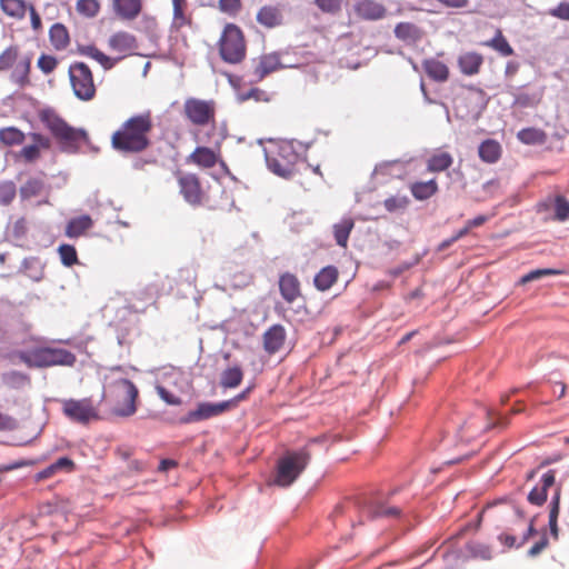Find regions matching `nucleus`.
Returning a JSON list of instances; mask_svg holds the SVG:
<instances>
[{
	"label": "nucleus",
	"mask_w": 569,
	"mask_h": 569,
	"mask_svg": "<svg viewBox=\"0 0 569 569\" xmlns=\"http://www.w3.org/2000/svg\"><path fill=\"white\" fill-rule=\"evenodd\" d=\"M153 128V118L150 111L133 114L112 133L111 147L122 154L142 153L152 143Z\"/></svg>",
	"instance_id": "nucleus-1"
},
{
	"label": "nucleus",
	"mask_w": 569,
	"mask_h": 569,
	"mask_svg": "<svg viewBox=\"0 0 569 569\" xmlns=\"http://www.w3.org/2000/svg\"><path fill=\"white\" fill-rule=\"evenodd\" d=\"M268 168L279 177L291 178L298 172V166L302 162V154L298 151L293 141L282 140L266 153Z\"/></svg>",
	"instance_id": "nucleus-2"
},
{
	"label": "nucleus",
	"mask_w": 569,
	"mask_h": 569,
	"mask_svg": "<svg viewBox=\"0 0 569 569\" xmlns=\"http://www.w3.org/2000/svg\"><path fill=\"white\" fill-rule=\"evenodd\" d=\"M40 120L59 141L64 151L74 152L82 142H88L89 140V136L84 130L72 128L53 111H42L40 113Z\"/></svg>",
	"instance_id": "nucleus-3"
},
{
	"label": "nucleus",
	"mask_w": 569,
	"mask_h": 569,
	"mask_svg": "<svg viewBox=\"0 0 569 569\" xmlns=\"http://www.w3.org/2000/svg\"><path fill=\"white\" fill-rule=\"evenodd\" d=\"M219 57L229 64L241 63L247 57V40L236 23H227L217 42Z\"/></svg>",
	"instance_id": "nucleus-4"
},
{
	"label": "nucleus",
	"mask_w": 569,
	"mask_h": 569,
	"mask_svg": "<svg viewBox=\"0 0 569 569\" xmlns=\"http://www.w3.org/2000/svg\"><path fill=\"white\" fill-rule=\"evenodd\" d=\"M138 395L139 391L132 381L118 379L110 382L106 398L111 405L113 415L130 417L137 411Z\"/></svg>",
	"instance_id": "nucleus-5"
},
{
	"label": "nucleus",
	"mask_w": 569,
	"mask_h": 569,
	"mask_svg": "<svg viewBox=\"0 0 569 569\" xmlns=\"http://www.w3.org/2000/svg\"><path fill=\"white\" fill-rule=\"evenodd\" d=\"M18 357L28 368L72 367L77 360L76 356L69 350L49 347L19 351Z\"/></svg>",
	"instance_id": "nucleus-6"
},
{
	"label": "nucleus",
	"mask_w": 569,
	"mask_h": 569,
	"mask_svg": "<svg viewBox=\"0 0 569 569\" xmlns=\"http://www.w3.org/2000/svg\"><path fill=\"white\" fill-rule=\"evenodd\" d=\"M311 459L309 446L287 452L278 461L277 475L274 483L280 487H288L296 481V479L306 469Z\"/></svg>",
	"instance_id": "nucleus-7"
},
{
	"label": "nucleus",
	"mask_w": 569,
	"mask_h": 569,
	"mask_svg": "<svg viewBox=\"0 0 569 569\" xmlns=\"http://www.w3.org/2000/svg\"><path fill=\"white\" fill-rule=\"evenodd\" d=\"M69 78L74 96L82 101H90L96 96V86L90 68L83 62L69 67Z\"/></svg>",
	"instance_id": "nucleus-8"
},
{
	"label": "nucleus",
	"mask_w": 569,
	"mask_h": 569,
	"mask_svg": "<svg viewBox=\"0 0 569 569\" xmlns=\"http://www.w3.org/2000/svg\"><path fill=\"white\" fill-rule=\"evenodd\" d=\"M61 405L63 415L73 422L88 425L100 419L98 406L91 398L63 399Z\"/></svg>",
	"instance_id": "nucleus-9"
},
{
	"label": "nucleus",
	"mask_w": 569,
	"mask_h": 569,
	"mask_svg": "<svg viewBox=\"0 0 569 569\" xmlns=\"http://www.w3.org/2000/svg\"><path fill=\"white\" fill-rule=\"evenodd\" d=\"M183 116L197 127L214 124L216 102L213 100L188 98L183 103Z\"/></svg>",
	"instance_id": "nucleus-10"
},
{
	"label": "nucleus",
	"mask_w": 569,
	"mask_h": 569,
	"mask_svg": "<svg viewBox=\"0 0 569 569\" xmlns=\"http://www.w3.org/2000/svg\"><path fill=\"white\" fill-rule=\"evenodd\" d=\"M177 182L180 194L189 204L200 206L208 199L197 173L178 171Z\"/></svg>",
	"instance_id": "nucleus-11"
},
{
	"label": "nucleus",
	"mask_w": 569,
	"mask_h": 569,
	"mask_svg": "<svg viewBox=\"0 0 569 569\" xmlns=\"http://www.w3.org/2000/svg\"><path fill=\"white\" fill-rule=\"evenodd\" d=\"M232 406L231 400L211 403V402H199L194 410H190L186 416L181 417L179 422L182 425L199 422L220 416L228 411Z\"/></svg>",
	"instance_id": "nucleus-12"
},
{
	"label": "nucleus",
	"mask_w": 569,
	"mask_h": 569,
	"mask_svg": "<svg viewBox=\"0 0 569 569\" xmlns=\"http://www.w3.org/2000/svg\"><path fill=\"white\" fill-rule=\"evenodd\" d=\"M187 163L193 164L200 169H212L218 163H223L221 147L217 143L214 147L209 148L198 146L187 158Z\"/></svg>",
	"instance_id": "nucleus-13"
},
{
	"label": "nucleus",
	"mask_w": 569,
	"mask_h": 569,
	"mask_svg": "<svg viewBox=\"0 0 569 569\" xmlns=\"http://www.w3.org/2000/svg\"><path fill=\"white\" fill-rule=\"evenodd\" d=\"M32 140L31 144L24 146L18 153L26 162L31 163L37 161L41 156V150H48L51 147V141L48 137L32 132L29 134Z\"/></svg>",
	"instance_id": "nucleus-14"
},
{
	"label": "nucleus",
	"mask_w": 569,
	"mask_h": 569,
	"mask_svg": "<svg viewBox=\"0 0 569 569\" xmlns=\"http://www.w3.org/2000/svg\"><path fill=\"white\" fill-rule=\"evenodd\" d=\"M279 291L287 303H293L301 297V283L298 277L291 272H284L279 277Z\"/></svg>",
	"instance_id": "nucleus-15"
},
{
	"label": "nucleus",
	"mask_w": 569,
	"mask_h": 569,
	"mask_svg": "<svg viewBox=\"0 0 569 569\" xmlns=\"http://www.w3.org/2000/svg\"><path fill=\"white\" fill-rule=\"evenodd\" d=\"M556 483V471L548 470L540 479V483L532 488L528 495V501L535 506H541L546 502L549 488Z\"/></svg>",
	"instance_id": "nucleus-16"
},
{
	"label": "nucleus",
	"mask_w": 569,
	"mask_h": 569,
	"mask_svg": "<svg viewBox=\"0 0 569 569\" xmlns=\"http://www.w3.org/2000/svg\"><path fill=\"white\" fill-rule=\"evenodd\" d=\"M353 10L358 18L362 20H380L386 17L387 10L373 0H360L353 6Z\"/></svg>",
	"instance_id": "nucleus-17"
},
{
	"label": "nucleus",
	"mask_w": 569,
	"mask_h": 569,
	"mask_svg": "<svg viewBox=\"0 0 569 569\" xmlns=\"http://www.w3.org/2000/svg\"><path fill=\"white\" fill-rule=\"evenodd\" d=\"M286 338L284 328L281 325H273L263 333V349L268 355H274L282 349Z\"/></svg>",
	"instance_id": "nucleus-18"
},
{
	"label": "nucleus",
	"mask_w": 569,
	"mask_h": 569,
	"mask_svg": "<svg viewBox=\"0 0 569 569\" xmlns=\"http://www.w3.org/2000/svg\"><path fill=\"white\" fill-rule=\"evenodd\" d=\"M142 8V0H112V10L121 20L132 21L137 19Z\"/></svg>",
	"instance_id": "nucleus-19"
},
{
	"label": "nucleus",
	"mask_w": 569,
	"mask_h": 569,
	"mask_svg": "<svg viewBox=\"0 0 569 569\" xmlns=\"http://www.w3.org/2000/svg\"><path fill=\"white\" fill-rule=\"evenodd\" d=\"M109 48L123 56L130 54L138 48L137 39L127 31H118L113 33L108 41Z\"/></svg>",
	"instance_id": "nucleus-20"
},
{
	"label": "nucleus",
	"mask_w": 569,
	"mask_h": 569,
	"mask_svg": "<svg viewBox=\"0 0 569 569\" xmlns=\"http://www.w3.org/2000/svg\"><path fill=\"white\" fill-rule=\"evenodd\" d=\"M76 469V463L68 457H61L56 462L34 475L37 482L53 478L59 472L70 473Z\"/></svg>",
	"instance_id": "nucleus-21"
},
{
	"label": "nucleus",
	"mask_w": 569,
	"mask_h": 569,
	"mask_svg": "<svg viewBox=\"0 0 569 569\" xmlns=\"http://www.w3.org/2000/svg\"><path fill=\"white\" fill-rule=\"evenodd\" d=\"M187 0H172V28L180 30L191 27L192 14L189 12Z\"/></svg>",
	"instance_id": "nucleus-22"
},
{
	"label": "nucleus",
	"mask_w": 569,
	"mask_h": 569,
	"mask_svg": "<svg viewBox=\"0 0 569 569\" xmlns=\"http://www.w3.org/2000/svg\"><path fill=\"white\" fill-rule=\"evenodd\" d=\"M482 63V54L473 51L465 52L458 58L460 71L466 76H475L479 73Z\"/></svg>",
	"instance_id": "nucleus-23"
},
{
	"label": "nucleus",
	"mask_w": 569,
	"mask_h": 569,
	"mask_svg": "<svg viewBox=\"0 0 569 569\" xmlns=\"http://www.w3.org/2000/svg\"><path fill=\"white\" fill-rule=\"evenodd\" d=\"M281 61L280 57L277 53H269L263 54L260 57L256 68H254V76L258 80H262L264 77L270 74L271 72L277 71L280 69Z\"/></svg>",
	"instance_id": "nucleus-24"
},
{
	"label": "nucleus",
	"mask_w": 569,
	"mask_h": 569,
	"mask_svg": "<svg viewBox=\"0 0 569 569\" xmlns=\"http://www.w3.org/2000/svg\"><path fill=\"white\" fill-rule=\"evenodd\" d=\"M410 192L416 200L423 201L433 197L439 191L436 179L428 181H416L409 186Z\"/></svg>",
	"instance_id": "nucleus-25"
},
{
	"label": "nucleus",
	"mask_w": 569,
	"mask_h": 569,
	"mask_svg": "<svg viewBox=\"0 0 569 569\" xmlns=\"http://www.w3.org/2000/svg\"><path fill=\"white\" fill-rule=\"evenodd\" d=\"M257 21L266 28H276L282 24L283 16L279 8L264 6L257 13Z\"/></svg>",
	"instance_id": "nucleus-26"
},
{
	"label": "nucleus",
	"mask_w": 569,
	"mask_h": 569,
	"mask_svg": "<svg viewBox=\"0 0 569 569\" xmlns=\"http://www.w3.org/2000/svg\"><path fill=\"white\" fill-rule=\"evenodd\" d=\"M453 163L451 153L442 150H437L427 160V171L437 173L449 169Z\"/></svg>",
	"instance_id": "nucleus-27"
},
{
	"label": "nucleus",
	"mask_w": 569,
	"mask_h": 569,
	"mask_svg": "<svg viewBox=\"0 0 569 569\" xmlns=\"http://www.w3.org/2000/svg\"><path fill=\"white\" fill-rule=\"evenodd\" d=\"M338 277V269L335 266H327L315 276V287L319 291H327L337 282Z\"/></svg>",
	"instance_id": "nucleus-28"
},
{
	"label": "nucleus",
	"mask_w": 569,
	"mask_h": 569,
	"mask_svg": "<svg viewBox=\"0 0 569 569\" xmlns=\"http://www.w3.org/2000/svg\"><path fill=\"white\" fill-rule=\"evenodd\" d=\"M502 153L501 146L493 139H487L481 142L478 149L479 158L487 163H496Z\"/></svg>",
	"instance_id": "nucleus-29"
},
{
	"label": "nucleus",
	"mask_w": 569,
	"mask_h": 569,
	"mask_svg": "<svg viewBox=\"0 0 569 569\" xmlns=\"http://www.w3.org/2000/svg\"><path fill=\"white\" fill-rule=\"evenodd\" d=\"M425 72L435 81L443 82L449 78V68L446 63L437 59H427L423 61Z\"/></svg>",
	"instance_id": "nucleus-30"
},
{
	"label": "nucleus",
	"mask_w": 569,
	"mask_h": 569,
	"mask_svg": "<svg viewBox=\"0 0 569 569\" xmlns=\"http://www.w3.org/2000/svg\"><path fill=\"white\" fill-rule=\"evenodd\" d=\"M93 226L90 216L83 214L69 220L66 227V236L69 238H78Z\"/></svg>",
	"instance_id": "nucleus-31"
},
{
	"label": "nucleus",
	"mask_w": 569,
	"mask_h": 569,
	"mask_svg": "<svg viewBox=\"0 0 569 569\" xmlns=\"http://www.w3.org/2000/svg\"><path fill=\"white\" fill-rule=\"evenodd\" d=\"M561 487L558 486L549 506V528L553 539L559 538L558 516L560 510Z\"/></svg>",
	"instance_id": "nucleus-32"
},
{
	"label": "nucleus",
	"mask_w": 569,
	"mask_h": 569,
	"mask_svg": "<svg viewBox=\"0 0 569 569\" xmlns=\"http://www.w3.org/2000/svg\"><path fill=\"white\" fill-rule=\"evenodd\" d=\"M395 36L401 41L416 42L421 39L422 32L415 23L400 22L395 27Z\"/></svg>",
	"instance_id": "nucleus-33"
},
{
	"label": "nucleus",
	"mask_w": 569,
	"mask_h": 569,
	"mask_svg": "<svg viewBox=\"0 0 569 569\" xmlns=\"http://www.w3.org/2000/svg\"><path fill=\"white\" fill-rule=\"evenodd\" d=\"M28 7L29 4L24 0H0L2 12L17 20L24 18Z\"/></svg>",
	"instance_id": "nucleus-34"
},
{
	"label": "nucleus",
	"mask_w": 569,
	"mask_h": 569,
	"mask_svg": "<svg viewBox=\"0 0 569 569\" xmlns=\"http://www.w3.org/2000/svg\"><path fill=\"white\" fill-rule=\"evenodd\" d=\"M52 47L57 50L66 49L70 43L68 29L62 23H54L49 30Z\"/></svg>",
	"instance_id": "nucleus-35"
},
{
	"label": "nucleus",
	"mask_w": 569,
	"mask_h": 569,
	"mask_svg": "<svg viewBox=\"0 0 569 569\" xmlns=\"http://www.w3.org/2000/svg\"><path fill=\"white\" fill-rule=\"evenodd\" d=\"M483 46L493 49L499 52L502 57H510L515 53L513 48L510 46L506 37L500 29H497L492 39L483 42Z\"/></svg>",
	"instance_id": "nucleus-36"
},
{
	"label": "nucleus",
	"mask_w": 569,
	"mask_h": 569,
	"mask_svg": "<svg viewBox=\"0 0 569 569\" xmlns=\"http://www.w3.org/2000/svg\"><path fill=\"white\" fill-rule=\"evenodd\" d=\"M243 378V371L239 366L227 368L222 371L220 378V386L224 389L238 387Z\"/></svg>",
	"instance_id": "nucleus-37"
},
{
	"label": "nucleus",
	"mask_w": 569,
	"mask_h": 569,
	"mask_svg": "<svg viewBox=\"0 0 569 569\" xmlns=\"http://www.w3.org/2000/svg\"><path fill=\"white\" fill-rule=\"evenodd\" d=\"M31 68L30 58H26L17 63L14 70L11 73V80L20 88H24L30 83L29 73Z\"/></svg>",
	"instance_id": "nucleus-38"
},
{
	"label": "nucleus",
	"mask_w": 569,
	"mask_h": 569,
	"mask_svg": "<svg viewBox=\"0 0 569 569\" xmlns=\"http://www.w3.org/2000/svg\"><path fill=\"white\" fill-rule=\"evenodd\" d=\"M542 97V90L519 92L515 96L513 106H517L519 108H533L541 102Z\"/></svg>",
	"instance_id": "nucleus-39"
},
{
	"label": "nucleus",
	"mask_w": 569,
	"mask_h": 569,
	"mask_svg": "<svg viewBox=\"0 0 569 569\" xmlns=\"http://www.w3.org/2000/svg\"><path fill=\"white\" fill-rule=\"evenodd\" d=\"M517 138L525 144H541L546 141L547 134L538 128H525L517 133Z\"/></svg>",
	"instance_id": "nucleus-40"
},
{
	"label": "nucleus",
	"mask_w": 569,
	"mask_h": 569,
	"mask_svg": "<svg viewBox=\"0 0 569 569\" xmlns=\"http://www.w3.org/2000/svg\"><path fill=\"white\" fill-rule=\"evenodd\" d=\"M43 189L44 183L41 179L30 178L20 187L19 193L22 199H31L40 196Z\"/></svg>",
	"instance_id": "nucleus-41"
},
{
	"label": "nucleus",
	"mask_w": 569,
	"mask_h": 569,
	"mask_svg": "<svg viewBox=\"0 0 569 569\" xmlns=\"http://www.w3.org/2000/svg\"><path fill=\"white\" fill-rule=\"evenodd\" d=\"M80 53L98 61L104 69L109 70L114 66V60L104 54L94 46H84L80 48Z\"/></svg>",
	"instance_id": "nucleus-42"
},
{
	"label": "nucleus",
	"mask_w": 569,
	"mask_h": 569,
	"mask_svg": "<svg viewBox=\"0 0 569 569\" xmlns=\"http://www.w3.org/2000/svg\"><path fill=\"white\" fill-rule=\"evenodd\" d=\"M353 228L352 219H343L341 222L333 226V234L337 244L342 248L347 247L350 232Z\"/></svg>",
	"instance_id": "nucleus-43"
},
{
	"label": "nucleus",
	"mask_w": 569,
	"mask_h": 569,
	"mask_svg": "<svg viewBox=\"0 0 569 569\" xmlns=\"http://www.w3.org/2000/svg\"><path fill=\"white\" fill-rule=\"evenodd\" d=\"M467 552L472 557L481 560H490L492 558V549L489 545L470 541L466 545Z\"/></svg>",
	"instance_id": "nucleus-44"
},
{
	"label": "nucleus",
	"mask_w": 569,
	"mask_h": 569,
	"mask_svg": "<svg viewBox=\"0 0 569 569\" xmlns=\"http://www.w3.org/2000/svg\"><path fill=\"white\" fill-rule=\"evenodd\" d=\"M24 133L14 127L0 129V141L6 146H19L24 141Z\"/></svg>",
	"instance_id": "nucleus-45"
},
{
	"label": "nucleus",
	"mask_w": 569,
	"mask_h": 569,
	"mask_svg": "<svg viewBox=\"0 0 569 569\" xmlns=\"http://www.w3.org/2000/svg\"><path fill=\"white\" fill-rule=\"evenodd\" d=\"M76 10L83 17L93 18L100 11V2L98 0H78Z\"/></svg>",
	"instance_id": "nucleus-46"
},
{
	"label": "nucleus",
	"mask_w": 569,
	"mask_h": 569,
	"mask_svg": "<svg viewBox=\"0 0 569 569\" xmlns=\"http://www.w3.org/2000/svg\"><path fill=\"white\" fill-rule=\"evenodd\" d=\"M29 377L20 371H8L2 375V381L10 388H19L26 383H29Z\"/></svg>",
	"instance_id": "nucleus-47"
},
{
	"label": "nucleus",
	"mask_w": 569,
	"mask_h": 569,
	"mask_svg": "<svg viewBox=\"0 0 569 569\" xmlns=\"http://www.w3.org/2000/svg\"><path fill=\"white\" fill-rule=\"evenodd\" d=\"M410 203L407 196H391L383 201V206L389 212H397L405 210Z\"/></svg>",
	"instance_id": "nucleus-48"
},
{
	"label": "nucleus",
	"mask_w": 569,
	"mask_h": 569,
	"mask_svg": "<svg viewBox=\"0 0 569 569\" xmlns=\"http://www.w3.org/2000/svg\"><path fill=\"white\" fill-rule=\"evenodd\" d=\"M562 273H563V271L559 270V269H552V268L536 269V270H532V271L526 273L525 276H522L520 279V283L525 284V283L538 280L546 276H558V274H562Z\"/></svg>",
	"instance_id": "nucleus-49"
},
{
	"label": "nucleus",
	"mask_w": 569,
	"mask_h": 569,
	"mask_svg": "<svg viewBox=\"0 0 569 569\" xmlns=\"http://www.w3.org/2000/svg\"><path fill=\"white\" fill-rule=\"evenodd\" d=\"M555 220L566 221L569 219V201L561 194L555 197Z\"/></svg>",
	"instance_id": "nucleus-50"
},
{
	"label": "nucleus",
	"mask_w": 569,
	"mask_h": 569,
	"mask_svg": "<svg viewBox=\"0 0 569 569\" xmlns=\"http://www.w3.org/2000/svg\"><path fill=\"white\" fill-rule=\"evenodd\" d=\"M239 99L241 101H247V100H254L257 102H269L271 100V96L260 89V88H251L249 89L248 91H243L239 94Z\"/></svg>",
	"instance_id": "nucleus-51"
},
{
	"label": "nucleus",
	"mask_w": 569,
	"mask_h": 569,
	"mask_svg": "<svg viewBox=\"0 0 569 569\" xmlns=\"http://www.w3.org/2000/svg\"><path fill=\"white\" fill-rule=\"evenodd\" d=\"M58 252L61 262L67 267H71L78 261L76 248L71 244H61Z\"/></svg>",
	"instance_id": "nucleus-52"
},
{
	"label": "nucleus",
	"mask_w": 569,
	"mask_h": 569,
	"mask_svg": "<svg viewBox=\"0 0 569 569\" xmlns=\"http://www.w3.org/2000/svg\"><path fill=\"white\" fill-rule=\"evenodd\" d=\"M19 54L17 47L11 46L0 54V71L8 70L13 66Z\"/></svg>",
	"instance_id": "nucleus-53"
},
{
	"label": "nucleus",
	"mask_w": 569,
	"mask_h": 569,
	"mask_svg": "<svg viewBox=\"0 0 569 569\" xmlns=\"http://www.w3.org/2000/svg\"><path fill=\"white\" fill-rule=\"evenodd\" d=\"M345 0H315V4L320 11L329 14H337L343 4Z\"/></svg>",
	"instance_id": "nucleus-54"
},
{
	"label": "nucleus",
	"mask_w": 569,
	"mask_h": 569,
	"mask_svg": "<svg viewBox=\"0 0 569 569\" xmlns=\"http://www.w3.org/2000/svg\"><path fill=\"white\" fill-rule=\"evenodd\" d=\"M218 8L229 17H236L241 11V0H218Z\"/></svg>",
	"instance_id": "nucleus-55"
},
{
	"label": "nucleus",
	"mask_w": 569,
	"mask_h": 569,
	"mask_svg": "<svg viewBox=\"0 0 569 569\" xmlns=\"http://www.w3.org/2000/svg\"><path fill=\"white\" fill-rule=\"evenodd\" d=\"M401 510L397 507H388L382 503L376 505L371 509L372 517H387V518H396L399 517Z\"/></svg>",
	"instance_id": "nucleus-56"
},
{
	"label": "nucleus",
	"mask_w": 569,
	"mask_h": 569,
	"mask_svg": "<svg viewBox=\"0 0 569 569\" xmlns=\"http://www.w3.org/2000/svg\"><path fill=\"white\" fill-rule=\"evenodd\" d=\"M156 391L161 400H163L167 405L170 406H180L182 403V400L180 397L176 396L174 393L170 392L167 388L163 386H157Z\"/></svg>",
	"instance_id": "nucleus-57"
},
{
	"label": "nucleus",
	"mask_w": 569,
	"mask_h": 569,
	"mask_svg": "<svg viewBox=\"0 0 569 569\" xmlns=\"http://www.w3.org/2000/svg\"><path fill=\"white\" fill-rule=\"evenodd\" d=\"M57 66L58 60L52 56L41 54L38 59V67L46 74L51 73L57 68Z\"/></svg>",
	"instance_id": "nucleus-58"
},
{
	"label": "nucleus",
	"mask_w": 569,
	"mask_h": 569,
	"mask_svg": "<svg viewBox=\"0 0 569 569\" xmlns=\"http://www.w3.org/2000/svg\"><path fill=\"white\" fill-rule=\"evenodd\" d=\"M18 426V420L14 417L0 411V431H13Z\"/></svg>",
	"instance_id": "nucleus-59"
},
{
	"label": "nucleus",
	"mask_w": 569,
	"mask_h": 569,
	"mask_svg": "<svg viewBox=\"0 0 569 569\" xmlns=\"http://www.w3.org/2000/svg\"><path fill=\"white\" fill-rule=\"evenodd\" d=\"M549 14L560 20H569V2H561L549 10Z\"/></svg>",
	"instance_id": "nucleus-60"
},
{
	"label": "nucleus",
	"mask_w": 569,
	"mask_h": 569,
	"mask_svg": "<svg viewBox=\"0 0 569 569\" xmlns=\"http://www.w3.org/2000/svg\"><path fill=\"white\" fill-rule=\"evenodd\" d=\"M549 545L548 537L546 533L528 550L529 557H537L540 555Z\"/></svg>",
	"instance_id": "nucleus-61"
},
{
	"label": "nucleus",
	"mask_w": 569,
	"mask_h": 569,
	"mask_svg": "<svg viewBox=\"0 0 569 569\" xmlns=\"http://www.w3.org/2000/svg\"><path fill=\"white\" fill-rule=\"evenodd\" d=\"M158 160L156 157H140L132 162V168L136 170H146L147 167L157 166Z\"/></svg>",
	"instance_id": "nucleus-62"
},
{
	"label": "nucleus",
	"mask_w": 569,
	"mask_h": 569,
	"mask_svg": "<svg viewBox=\"0 0 569 569\" xmlns=\"http://www.w3.org/2000/svg\"><path fill=\"white\" fill-rule=\"evenodd\" d=\"M28 10L30 12L31 27L38 31L41 29V18L32 4H29Z\"/></svg>",
	"instance_id": "nucleus-63"
},
{
	"label": "nucleus",
	"mask_w": 569,
	"mask_h": 569,
	"mask_svg": "<svg viewBox=\"0 0 569 569\" xmlns=\"http://www.w3.org/2000/svg\"><path fill=\"white\" fill-rule=\"evenodd\" d=\"M498 540L503 545L506 546L507 548H513V547H518V543L517 542V539L515 536L512 535H509V533H501L498 536Z\"/></svg>",
	"instance_id": "nucleus-64"
}]
</instances>
